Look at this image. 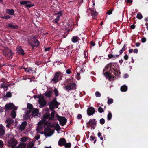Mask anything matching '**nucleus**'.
<instances>
[{
    "label": "nucleus",
    "instance_id": "680f3d73",
    "mask_svg": "<svg viewBox=\"0 0 148 148\" xmlns=\"http://www.w3.org/2000/svg\"><path fill=\"white\" fill-rule=\"evenodd\" d=\"M59 19H60L58 17H57L56 18L55 20V22L56 23H57L58 21L59 20Z\"/></svg>",
    "mask_w": 148,
    "mask_h": 148
},
{
    "label": "nucleus",
    "instance_id": "de8ad7c7",
    "mask_svg": "<svg viewBox=\"0 0 148 148\" xmlns=\"http://www.w3.org/2000/svg\"><path fill=\"white\" fill-rule=\"evenodd\" d=\"M105 122V120L104 119H103L102 118L100 120V123L101 124H103Z\"/></svg>",
    "mask_w": 148,
    "mask_h": 148
},
{
    "label": "nucleus",
    "instance_id": "6e6d98bb",
    "mask_svg": "<svg viewBox=\"0 0 148 148\" xmlns=\"http://www.w3.org/2000/svg\"><path fill=\"white\" fill-rule=\"evenodd\" d=\"M124 59L126 60H127L128 58V56L127 55H125L124 56Z\"/></svg>",
    "mask_w": 148,
    "mask_h": 148
},
{
    "label": "nucleus",
    "instance_id": "ea45409f",
    "mask_svg": "<svg viewBox=\"0 0 148 148\" xmlns=\"http://www.w3.org/2000/svg\"><path fill=\"white\" fill-rule=\"evenodd\" d=\"M137 17L140 19L142 18V16L140 13H138L137 15Z\"/></svg>",
    "mask_w": 148,
    "mask_h": 148
},
{
    "label": "nucleus",
    "instance_id": "3c124183",
    "mask_svg": "<svg viewBox=\"0 0 148 148\" xmlns=\"http://www.w3.org/2000/svg\"><path fill=\"white\" fill-rule=\"evenodd\" d=\"M3 143L2 141L0 140V147L2 148L3 147Z\"/></svg>",
    "mask_w": 148,
    "mask_h": 148
},
{
    "label": "nucleus",
    "instance_id": "4468645a",
    "mask_svg": "<svg viewBox=\"0 0 148 148\" xmlns=\"http://www.w3.org/2000/svg\"><path fill=\"white\" fill-rule=\"evenodd\" d=\"M66 143L65 139L63 138H61L59 140L58 142V144L59 145L62 146L64 145Z\"/></svg>",
    "mask_w": 148,
    "mask_h": 148
},
{
    "label": "nucleus",
    "instance_id": "412c9836",
    "mask_svg": "<svg viewBox=\"0 0 148 148\" xmlns=\"http://www.w3.org/2000/svg\"><path fill=\"white\" fill-rule=\"evenodd\" d=\"M39 44V42L38 41L35 40L32 43V47H35L37 46Z\"/></svg>",
    "mask_w": 148,
    "mask_h": 148
},
{
    "label": "nucleus",
    "instance_id": "79ce46f5",
    "mask_svg": "<svg viewBox=\"0 0 148 148\" xmlns=\"http://www.w3.org/2000/svg\"><path fill=\"white\" fill-rule=\"evenodd\" d=\"M53 91L56 96H57L58 95V93L57 90L56 88L54 89Z\"/></svg>",
    "mask_w": 148,
    "mask_h": 148
},
{
    "label": "nucleus",
    "instance_id": "20e7f679",
    "mask_svg": "<svg viewBox=\"0 0 148 148\" xmlns=\"http://www.w3.org/2000/svg\"><path fill=\"white\" fill-rule=\"evenodd\" d=\"M17 141L14 139H12L8 141V145L12 148H15V146L17 144Z\"/></svg>",
    "mask_w": 148,
    "mask_h": 148
},
{
    "label": "nucleus",
    "instance_id": "7ed1b4c3",
    "mask_svg": "<svg viewBox=\"0 0 148 148\" xmlns=\"http://www.w3.org/2000/svg\"><path fill=\"white\" fill-rule=\"evenodd\" d=\"M109 66V65L108 64L105 66L104 69H103V72L105 76L108 79H110L112 78H114V76H113L112 74L111 75L108 72H106L105 71L106 69L108 68Z\"/></svg>",
    "mask_w": 148,
    "mask_h": 148
},
{
    "label": "nucleus",
    "instance_id": "0eeeda50",
    "mask_svg": "<svg viewBox=\"0 0 148 148\" xmlns=\"http://www.w3.org/2000/svg\"><path fill=\"white\" fill-rule=\"evenodd\" d=\"M58 120L59 121L60 124L61 125L63 126L66 123V119L64 117H59Z\"/></svg>",
    "mask_w": 148,
    "mask_h": 148
},
{
    "label": "nucleus",
    "instance_id": "f704fd0d",
    "mask_svg": "<svg viewBox=\"0 0 148 148\" xmlns=\"http://www.w3.org/2000/svg\"><path fill=\"white\" fill-rule=\"evenodd\" d=\"M71 86H66L65 87V89L68 91L73 89V88H70Z\"/></svg>",
    "mask_w": 148,
    "mask_h": 148
},
{
    "label": "nucleus",
    "instance_id": "7c9ffc66",
    "mask_svg": "<svg viewBox=\"0 0 148 148\" xmlns=\"http://www.w3.org/2000/svg\"><path fill=\"white\" fill-rule=\"evenodd\" d=\"M34 143L33 142H31L28 143L27 145V148H32L34 146Z\"/></svg>",
    "mask_w": 148,
    "mask_h": 148
},
{
    "label": "nucleus",
    "instance_id": "603ef678",
    "mask_svg": "<svg viewBox=\"0 0 148 148\" xmlns=\"http://www.w3.org/2000/svg\"><path fill=\"white\" fill-rule=\"evenodd\" d=\"M82 117V116L81 114H79L77 116V118L78 119H81Z\"/></svg>",
    "mask_w": 148,
    "mask_h": 148
},
{
    "label": "nucleus",
    "instance_id": "bb28decb",
    "mask_svg": "<svg viewBox=\"0 0 148 148\" xmlns=\"http://www.w3.org/2000/svg\"><path fill=\"white\" fill-rule=\"evenodd\" d=\"M8 26L10 27L12 29H17L18 26L16 25H13L11 24H8Z\"/></svg>",
    "mask_w": 148,
    "mask_h": 148
},
{
    "label": "nucleus",
    "instance_id": "39448f33",
    "mask_svg": "<svg viewBox=\"0 0 148 148\" xmlns=\"http://www.w3.org/2000/svg\"><path fill=\"white\" fill-rule=\"evenodd\" d=\"M5 110L8 109H14L16 110L17 108L12 103H9L5 105Z\"/></svg>",
    "mask_w": 148,
    "mask_h": 148
},
{
    "label": "nucleus",
    "instance_id": "e2e57ef3",
    "mask_svg": "<svg viewBox=\"0 0 148 148\" xmlns=\"http://www.w3.org/2000/svg\"><path fill=\"white\" fill-rule=\"evenodd\" d=\"M66 73L67 74H70L71 73V72L69 69H68L66 71Z\"/></svg>",
    "mask_w": 148,
    "mask_h": 148
},
{
    "label": "nucleus",
    "instance_id": "6ab92c4d",
    "mask_svg": "<svg viewBox=\"0 0 148 148\" xmlns=\"http://www.w3.org/2000/svg\"><path fill=\"white\" fill-rule=\"evenodd\" d=\"M54 77L57 79L58 80L61 79V73H56Z\"/></svg>",
    "mask_w": 148,
    "mask_h": 148
},
{
    "label": "nucleus",
    "instance_id": "f8f14e48",
    "mask_svg": "<svg viewBox=\"0 0 148 148\" xmlns=\"http://www.w3.org/2000/svg\"><path fill=\"white\" fill-rule=\"evenodd\" d=\"M31 111L32 112L31 114L34 116L38 115L39 112L38 110L36 109H32L31 110Z\"/></svg>",
    "mask_w": 148,
    "mask_h": 148
},
{
    "label": "nucleus",
    "instance_id": "a878e982",
    "mask_svg": "<svg viewBox=\"0 0 148 148\" xmlns=\"http://www.w3.org/2000/svg\"><path fill=\"white\" fill-rule=\"evenodd\" d=\"M26 146L25 143H21L18 146H16L15 148H25Z\"/></svg>",
    "mask_w": 148,
    "mask_h": 148
},
{
    "label": "nucleus",
    "instance_id": "f03ea898",
    "mask_svg": "<svg viewBox=\"0 0 148 148\" xmlns=\"http://www.w3.org/2000/svg\"><path fill=\"white\" fill-rule=\"evenodd\" d=\"M60 103L57 102L55 98L49 103V107L51 110H53L55 108H58Z\"/></svg>",
    "mask_w": 148,
    "mask_h": 148
},
{
    "label": "nucleus",
    "instance_id": "37998d69",
    "mask_svg": "<svg viewBox=\"0 0 148 148\" xmlns=\"http://www.w3.org/2000/svg\"><path fill=\"white\" fill-rule=\"evenodd\" d=\"M64 145H65V146L66 147H69H69H71V144L70 143H66Z\"/></svg>",
    "mask_w": 148,
    "mask_h": 148
},
{
    "label": "nucleus",
    "instance_id": "cd10ccee",
    "mask_svg": "<svg viewBox=\"0 0 148 148\" xmlns=\"http://www.w3.org/2000/svg\"><path fill=\"white\" fill-rule=\"evenodd\" d=\"M7 12L11 15H13L14 14V11L12 9L7 10Z\"/></svg>",
    "mask_w": 148,
    "mask_h": 148
},
{
    "label": "nucleus",
    "instance_id": "9b49d317",
    "mask_svg": "<svg viewBox=\"0 0 148 148\" xmlns=\"http://www.w3.org/2000/svg\"><path fill=\"white\" fill-rule=\"evenodd\" d=\"M84 71V69L79 66H77L76 69V72L78 76H79L80 74Z\"/></svg>",
    "mask_w": 148,
    "mask_h": 148
},
{
    "label": "nucleus",
    "instance_id": "423d86ee",
    "mask_svg": "<svg viewBox=\"0 0 148 148\" xmlns=\"http://www.w3.org/2000/svg\"><path fill=\"white\" fill-rule=\"evenodd\" d=\"M87 123L89 124L91 127L94 129L96 125V121L95 119H90Z\"/></svg>",
    "mask_w": 148,
    "mask_h": 148
},
{
    "label": "nucleus",
    "instance_id": "72a5a7b5",
    "mask_svg": "<svg viewBox=\"0 0 148 148\" xmlns=\"http://www.w3.org/2000/svg\"><path fill=\"white\" fill-rule=\"evenodd\" d=\"M16 116V112L15 111L12 110L11 112V116L13 118H15Z\"/></svg>",
    "mask_w": 148,
    "mask_h": 148
},
{
    "label": "nucleus",
    "instance_id": "69168bd1",
    "mask_svg": "<svg viewBox=\"0 0 148 148\" xmlns=\"http://www.w3.org/2000/svg\"><path fill=\"white\" fill-rule=\"evenodd\" d=\"M133 51L134 53H137L138 51V50L137 49H135Z\"/></svg>",
    "mask_w": 148,
    "mask_h": 148
},
{
    "label": "nucleus",
    "instance_id": "a19ab883",
    "mask_svg": "<svg viewBox=\"0 0 148 148\" xmlns=\"http://www.w3.org/2000/svg\"><path fill=\"white\" fill-rule=\"evenodd\" d=\"M95 95L97 97H100L101 96V94L98 91H96L95 92Z\"/></svg>",
    "mask_w": 148,
    "mask_h": 148
},
{
    "label": "nucleus",
    "instance_id": "774afa93",
    "mask_svg": "<svg viewBox=\"0 0 148 148\" xmlns=\"http://www.w3.org/2000/svg\"><path fill=\"white\" fill-rule=\"evenodd\" d=\"M40 138V136L39 135H38L36 136L35 137V138L36 140H38Z\"/></svg>",
    "mask_w": 148,
    "mask_h": 148
},
{
    "label": "nucleus",
    "instance_id": "6e6552de",
    "mask_svg": "<svg viewBox=\"0 0 148 148\" xmlns=\"http://www.w3.org/2000/svg\"><path fill=\"white\" fill-rule=\"evenodd\" d=\"M20 3L22 5H26V6L28 7H30L34 5L32 3L29 1H23L20 2Z\"/></svg>",
    "mask_w": 148,
    "mask_h": 148
},
{
    "label": "nucleus",
    "instance_id": "58836bf2",
    "mask_svg": "<svg viewBox=\"0 0 148 148\" xmlns=\"http://www.w3.org/2000/svg\"><path fill=\"white\" fill-rule=\"evenodd\" d=\"M125 45H124V46L122 48V49L120 51L119 53H120V54H121L124 51H125Z\"/></svg>",
    "mask_w": 148,
    "mask_h": 148
},
{
    "label": "nucleus",
    "instance_id": "09e8293b",
    "mask_svg": "<svg viewBox=\"0 0 148 148\" xmlns=\"http://www.w3.org/2000/svg\"><path fill=\"white\" fill-rule=\"evenodd\" d=\"M27 106L28 108L29 109H31V108H32L33 106L30 103L27 104Z\"/></svg>",
    "mask_w": 148,
    "mask_h": 148
},
{
    "label": "nucleus",
    "instance_id": "c03bdc74",
    "mask_svg": "<svg viewBox=\"0 0 148 148\" xmlns=\"http://www.w3.org/2000/svg\"><path fill=\"white\" fill-rule=\"evenodd\" d=\"M69 86H71L70 88H73V89L76 88V84H70Z\"/></svg>",
    "mask_w": 148,
    "mask_h": 148
},
{
    "label": "nucleus",
    "instance_id": "2f4dec72",
    "mask_svg": "<svg viewBox=\"0 0 148 148\" xmlns=\"http://www.w3.org/2000/svg\"><path fill=\"white\" fill-rule=\"evenodd\" d=\"M56 112L53 111L51 113V116L49 118V120H52L54 118V115L55 114Z\"/></svg>",
    "mask_w": 148,
    "mask_h": 148
},
{
    "label": "nucleus",
    "instance_id": "13d9d810",
    "mask_svg": "<svg viewBox=\"0 0 148 148\" xmlns=\"http://www.w3.org/2000/svg\"><path fill=\"white\" fill-rule=\"evenodd\" d=\"M5 16V19H9L11 17L10 16H9V15H7Z\"/></svg>",
    "mask_w": 148,
    "mask_h": 148
},
{
    "label": "nucleus",
    "instance_id": "864d4df0",
    "mask_svg": "<svg viewBox=\"0 0 148 148\" xmlns=\"http://www.w3.org/2000/svg\"><path fill=\"white\" fill-rule=\"evenodd\" d=\"M113 70H114V74L115 75H117L118 74L119 72L118 71H116L115 69H113Z\"/></svg>",
    "mask_w": 148,
    "mask_h": 148
},
{
    "label": "nucleus",
    "instance_id": "f3484780",
    "mask_svg": "<svg viewBox=\"0 0 148 148\" xmlns=\"http://www.w3.org/2000/svg\"><path fill=\"white\" fill-rule=\"evenodd\" d=\"M88 10L90 11L91 14L93 17H95L97 15V12L94 9H89Z\"/></svg>",
    "mask_w": 148,
    "mask_h": 148
},
{
    "label": "nucleus",
    "instance_id": "5701e85b",
    "mask_svg": "<svg viewBox=\"0 0 148 148\" xmlns=\"http://www.w3.org/2000/svg\"><path fill=\"white\" fill-rule=\"evenodd\" d=\"M79 37L77 36H73L72 38V41L73 43L77 42L79 40Z\"/></svg>",
    "mask_w": 148,
    "mask_h": 148
},
{
    "label": "nucleus",
    "instance_id": "c756f323",
    "mask_svg": "<svg viewBox=\"0 0 148 148\" xmlns=\"http://www.w3.org/2000/svg\"><path fill=\"white\" fill-rule=\"evenodd\" d=\"M24 69L25 71L27 73L30 72H32V68H23Z\"/></svg>",
    "mask_w": 148,
    "mask_h": 148
},
{
    "label": "nucleus",
    "instance_id": "a211bd4d",
    "mask_svg": "<svg viewBox=\"0 0 148 148\" xmlns=\"http://www.w3.org/2000/svg\"><path fill=\"white\" fill-rule=\"evenodd\" d=\"M27 125V123L25 121L23 122L19 126V128L21 130H23Z\"/></svg>",
    "mask_w": 148,
    "mask_h": 148
},
{
    "label": "nucleus",
    "instance_id": "c9c22d12",
    "mask_svg": "<svg viewBox=\"0 0 148 148\" xmlns=\"http://www.w3.org/2000/svg\"><path fill=\"white\" fill-rule=\"evenodd\" d=\"M108 99L107 103L108 104L112 103H113V100L112 99H109V97H108Z\"/></svg>",
    "mask_w": 148,
    "mask_h": 148
},
{
    "label": "nucleus",
    "instance_id": "e433bc0d",
    "mask_svg": "<svg viewBox=\"0 0 148 148\" xmlns=\"http://www.w3.org/2000/svg\"><path fill=\"white\" fill-rule=\"evenodd\" d=\"M112 118V114L109 112L107 115V119L108 120H110Z\"/></svg>",
    "mask_w": 148,
    "mask_h": 148
},
{
    "label": "nucleus",
    "instance_id": "393cba45",
    "mask_svg": "<svg viewBox=\"0 0 148 148\" xmlns=\"http://www.w3.org/2000/svg\"><path fill=\"white\" fill-rule=\"evenodd\" d=\"M127 86L124 85L122 86L121 88V90L122 92H125L127 91Z\"/></svg>",
    "mask_w": 148,
    "mask_h": 148
},
{
    "label": "nucleus",
    "instance_id": "bf43d9fd",
    "mask_svg": "<svg viewBox=\"0 0 148 148\" xmlns=\"http://www.w3.org/2000/svg\"><path fill=\"white\" fill-rule=\"evenodd\" d=\"M142 42L144 43L146 41V39L145 38H143L141 40Z\"/></svg>",
    "mask_w": 148,
    "mask_h": 148
},
{
    "label": "nucleus",
    "instance_id": "473e14b6",
    "mask_svg": "<svg viewBox=\"0 0 148 148\" xmlns=\"http://www.w3.org/2000/svg\"><path fill=\"white\" fill-rule=\"evenodd\" d=\"M58 80H57V79L54 77V78L51 79V82L52 83H56L58 82Z\"/></svg>",
    "mask_w": 148,
    "mask_h": 148
},
{
    "label": "nucleus",
    "instance_id": "dca6fc26",
    "mask_svg": "<svg viewBox=\"0 0 148 148\" xmlns=\"http://www.w3.org/2000/svg\"><path fill=\"white\" fill-rule=\"evenodd\" d=\"M16 49L17 52L19 54L23 55L25 54L24 51L22 49L21 46H18Z\"/></svg>",
    "mask_w": 148,
    "mask_h": 148
},
{
    "label": "nucleus",
    "instance_id": "f257e3e1",
    "mask_svg": "<svg viewBox=\"0 0 148 148\" xmlns=\"http://www.w3.org/2000/svg\"><path fill=\"white\" fill-rule=\"evenodd\" d=\"M49 115L47 114L44 115L42 120L38 123L36 130L39 131L45 129V135L46 137L51 136L53 134V131L49 127V123L48 121Z\"/></svg>",
    "mask_w": 148,
    "mask_h": 148
},
{
    "label": "nucleus",
    "instance_id": "338daca9",
    "mask_svg": "<svg viewBox=\"0 0 148 148\" xmlns=\"http://www.w3.org/2000/svg\"><path fill=\"white\" fill-rule=\"evenodd\" d=\"M130 27L131 29H133L135 28V26L134 25H132Z\"/></svg>",
    "mask_w": 148,
    "mask_h": 148
},
{
    "label": "nucleus",
    "instance_id": "2eb2a0df",
    "mask_svg": "<svg viewBox=\"0 0 148 148\" xmlns=\"http://www.w3.org/2000/svg\"><path fill=\"white\" fill-rule=\"evenodd\" d=\"M5 130V127L1 124H0V135H3L4 134Z\"/></svg>",
    "mask_w": 148,
    "mask_h": 148
},
{
    "label": "nucleus",
    "instance_id": "aec40b11",
    "mask_svg": "<svg viewBox=\"0 0 148 148\" xmlns=\"http://www.w3.org/2000/svg\"><path fill=\"white\" fill-rule=\"evenodd\" d=\"M31 111H27L25 115L24 116V117L25 119H27L30 117Z\"/></svg>",
    "mask_w": 148,
    "mask_h": 148
},
{
    "label": "nucleus",
    "instance_id": "c85d7f7f",
    "mask_svg": "<svg viewBox=\"0 0 148 148\" xmlns=\"http://www.w3.org/2000/svg\"><path fill=\"white\" fill-rule=\"evenodd\" d=\"M6 122L7 123H9L10 124H12L14 122L13 120L11 118H8L7 119Z\"/></svg>",
    "mask_w": 148,
    "mask_h": 148
},
{
    "label": "nucleus",
    "instance_id": "b1692460",
    "mask_svg": "<svg viewBox=\"0 0 148 148\" xmlns=\"http://www.w3.org/2000/svg\"><path fill=\"white\" fill-rule=\"evenodd\" d=\"M52 92L51 91L46 92L45 93V96L47 97H50L52 96Z\"/></svg>",
    "mask_w": 148,
    "mask_h": 148
},
{
    "label": "nucleus",
    "instance_id": "052dcab7",
    "mask_svg": "<svg viewBox=\"0 0 148 148\" xmlns=\"http://www.w3.org/2000/svg\"><path fill=\"white\" fill-rule=\"evenodd\" d=\"M50 47H47V48H45V51H48L50 49Z\"/></svg>",
    "mask_w": 148,
    "mask_h": 148
},
{
    "label": "nucleus",
    "instance_id": "0e129e2a",
    "mask_svg": "<svg viewBox=\"0 0 148 148\" xmlns=\"http://www.w3.org/2000/svg\"><path fill=\"white\" fill-rule=\"evenodd\" d=\"M3 108L0 106V112H3Z\"/></svg>",
    "mask_w": 148,
    "mask_h": 148
},
{
    "label": "nucleus",
    "instance_id": "4be33fe9",
    "mask_svg": "<svg viewBox=\"0 0 148 148\" xmlns=\"http://www.w3.org/2000/svg\"><path fill=\"white\" fill-rule=\"evenodd\" d=\"M108 56L109 58L114 60L118 57L119 56L118 55L108 54Z\"/></svg>",
    "mask_w": 148,
    "mask_h": 148
},
{
    "label": "nucleus",
    "instance_id": "5fc2aeb1",
    "mask_svg": "<svg viewBox=\"0 0 148 148\" xmlns=\"http://www.w3.org/2000/svg\"><path fill=\"white\" fill-rule=\"evenodd\" d=\"M112 10H110L107 12V14L108 15H110L112 13Z\"/></svg>",
    "mask_w": 148,
    "mask_h": 148
},
{
    "label": "nucleus",
    "instance_id": "4c0bfd02",
    "mask_svg": "<svg viewBox=\"0 0 148 148\" xmlns=\"http://www.w3.org/2000/svg\"><path fill=\"white\" fill-rule=\"evenodd\" d=\"M27 139L26 137H23L20 139V140L22 142H25L27 140Z\"/></svg>",
    "mask_w": 148,
    "mask_h": 148
},
{
    "label": "nucleus",
    "instance_id": "a18cd8bd",
    "mask_svg": "<svg viewBox=\"0 0 148 148\" xmlns=\"http://www.w3.org/2000/svg\"><path fill=\"white\" fill-rule=\"evenodd\" d=\"M98 111L100 113H102L103 112V108L100 107H99L98 108Z\"/></svg>",
    "mask_w": 148,
    "mask_h": 148
},
{
    "label": "nucleus",
    "instance_id": "49530a36",
    "mask_svg": "<svg viewBox=\"0 0 148 148\" xmlns=\"http://www.w3.org/2000/svg\"><path fill=\"white\" fill-rule=\"evenodd\" d=\"M6 95L7 97H10L12 96L11 93L10 92H8L6 93Z\"/></svg>",
    "mask_w": 148,
    "mask_h": 148
},
{
    "label": "nucleus",
    "instance_id": "4d7b16f0",
    "mask_svg": "<svg viewBox=\"0 0 148 148\" xmlns=\"http://www.w3.org/2000/svg\"><path fill=\"white\" fill-rule=\"evenodd\" d=\"M127 3H131L132 2V0H125Z\"/></svg>",
    "mask_w": 148,
    "mask_h": 148
},
{
    "label": "nucleus",
    "instance_id": "8fccbe9b",
    "mask_svg": "<svg viewBox=\"0 0 148 148\" xmlns=\"http://www.w3.org/2000/svg\"><path fill=\"white\" fill-rule=\"evenodd\" d=\"M57 17H58L60 19V16L62 15V13L61 12H59L57 14Z\"/></svg>",
    "mask_w": 148,
    "mask_h": 148
},
{
    "label": "nucleus",
    "instance_id": "9d476101",
    "mask_svg": "<svg viewBox=\"0 0 148 148\" xmlns=\"http://www.w3.org/2000/svg\"><path fill=\"white\" fill-rule=\"evenodd\" d=\"M38 102L40 104V108L43 107L46 104V101L43 98L39 99Z\"/></svg>",
    "mask_w": 148,
    "mask_h": 148
},
{
    "label": "nucleus",
    "instance_id": "1a4fd4ad",
    "mask_svg": "<svg viewBox=\"0 0 148 148\" xmlns=\"http://www.w3.org/2000/svg\"><path fill=\"white\" fill-rule=\"evenodd\" d=\"M87 112L88 115L89 116H91L94 114L95 110L93 108L90 107L87 109Z\"/></svg>",
    "mask_w": 148,
    "mask_h": 148
},
{
    "label": "nucleus",
    "instance_id": "ddd939ff",
    "mask_svg": "<svg viewBox=\"0 0 148 148\" xmlns=\"http://www.w3.org/2000/svg\"><path fill=\"white\" fill-rule=\"evenodd\" d=\"M11 50L8 48H6L5 49V51L3 52L4 54L6 56H9L10 57L12 56Z\"/></svg>",
    "mask_w": 148,
    "mask_h": 148
}]
</instances>
